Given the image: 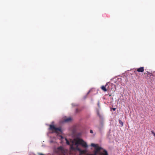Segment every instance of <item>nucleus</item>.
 <instances>
[{
    "mask_svg": "<svg viewBox=\"0 0 155 155\" xmlns=\"http://www.w3.org/2000/svg\"><path fill=\"white\" fill-rule=\"evenodd\" d=\"M107 84H106V85H107Z\"/></svg>",
    "mask_w": 155,
    "mask_h": 155,
    "instance_id": "obj_18",
    "label": "nucleus"
},
{
    "mask_svg": "<svg viewBox=\"0 0 155 155\" xmlns=\"http://www.w3.org/2000/svg\"><path fill=\"white\" fill-rule=\"evenodd\" d=\"M59 137H60V140L62 139L63 138V137L61 136H59Z\"/></svg>",
    "mask_w": 155,
    "mask_h": 155,
    "instance_id": "obj_10",
    "label": "nucleus"
},
{
    "mask_svg": "<svg viewBox=\"0 0 155 155\" xmlns=\"http://www.w3.org/2000/svg\"><path fill=\"white\" fill-rule=\"evenodd\" d=\"M65 140L66 141V143L67 145H69L70 143L68 140L66 138H65Z\"/></svg>",
    "mask_w": 155,
    "mask_h": 155,
    "instance_id": "obj_7",
    "label": "nucleus"
},
{
    "mask_svg": "<svg viewBox=\"0 0 155 155\" xmlns=\"http://www.w3.org/2000/svg\"><path fill=\"white\" fill-rule=\"evenodd\" d=\"M70 142L72 143L70 146V149L77 150L79 151L80 154H82L86 152V150H82L78 147L79 145H81L84 148H87L88 146L86 143L82 139L79 138H74L73 140L70 139Z\"/></svg>",
    "mask_w": 155,
    "mask_h": 155,
    "instance_id": "obj_1",
    "label": "nucleus"
},
{
    "mask_svg": "<svg viewBox=\"0 0 155 155\" xmlns=\"http://www.w3.org/2000/svg\"><path fill=\"white\" fill-rule=\"evenodd\" d=\"M90 132L91 133V134H92L93 133V130H90Z\"/></svg>",
    "mask_w": 155,
    "mask_h": 155,
    "instance_id": "obj_12",
    "label": "nucleus"
},
{
    "mask_svg": "<svg viewBox=\"0 0 155 155\" xmlns=\"http://www.w3.org/2000/svg\"><path fill=\"white\" fill-rule=\"evenodd\" d=\"M101 89L104 91L106 92L107 91V90L106 89L105 87L104 86H102L101 87Z\"/></svg>",
    "mask_w": 155,
    "mask_h": 155,
    "instance_id": "obj_5",
    "label": "nucleus"
},
{
    "mask_svg": "<svg viewBox=\"0 0 155 155\" xmlns=\"http://www.w3.org/2000/svg\"><path fill=\"white\" fill-rule=\"evenodd\" d=\"M143 68H137V71L139 72H142L143 71Z\"/></svg>",
    "mask_w": 155,
    "mask_h": 155,
    "instance_id": "obj_6",
    "label": "nucleus"
},
{
    "mask_svg": "<svg viewBox=\"0 0 155 155\" xmlns=\"http://www.w3.org/2000/svg\"><path fill=\"white\" fill-rule=\"evenodd\" d=\"M148 75L150 76H151L152 75V74L149 72H148Z\"/></svg>",
    "mask_w": 155,
    "mask_h": 155,
    "instance_id": "obj_11",
    "label": "nucleus"
},
{
    "mask_svg": "<svg viewBox=\"0 0 155 155\" xmlns=\"http://www.w3.org/2000/svg\"><path fill=\"white\" fill-rule=\"evenodd\" d=\"M53 142V141H52V140H51V141H50V143H52Z\"/></svg>",
    "mask_w": 155,
    "mask_h": 155,
    "instance_id": "obj_14",
    "label": "nucleus"
},
{
    "mask_svg": "<svg viewBox=\"0 0 155 155\" xmlns=\"http://www.w3.org/2000/svg\"><path fill=\"white\" fill-rule=\"evenodd\" d=\"M57 151L58 153L63 154L64 155H65L64 153H65V151L62 147L60 146L58 147L57 148Z\"/></svg>",
    "mask_w": 155,
    "mask_h": 155,
    "instance_id": "obj_3",
    "label": "nucleus"
},
{
    "mask_svg": "<svg viewBox=\"0 0 155 155\" xmlns=\"http://www.w3.org/2000/svg\"><path fill=\"white\" fill-rule=\"evenodd\" d=\"M97 105H98V107H99V101H98V102L97 103Z\"/></svg>",
    "mask_w": 155,
    "mask_h": 155,
    "instance_id": "obj_13",
    "label": "nucleus"
},
{
    "mask_svg": "<svg viewBox=\"0 0 155 155\" xmlns=\"http://www.w3.org/2000/svg\"><path fill=\"white\" fill-rule=\"evenodd\" d=\"M119 123L122 126L123 125V123L121 120H119Z\"/></svg>",
    "mask_w": 155,
    "mask_h": 155,
    "instance_id": "obj_9",
    "label": "nucleus"
},
{
    "mask_svg": "<svg viewBox=\"0 0 155 155\" xmlns=\"http://www.w3.org/2000/svg\"><path fill=\"white\" fill-rule=\"evenodd\" d=\"M72 120L71 118L70 117L68 118H67L65 119L64 120V122H68L71 121Z\"/></svg>",
    "mask_w": 155,
    "mask_h": 155,
    "instance_id": "obj_4",
    "label": "nucleus"
},
{
    "mask_svg": "<svg viewBox=\"0 0 155 155\" xmlns=\"http://www.w3.org/2000/svg\"><path fill=\"white\" fill-rule=\"evenodd\" d=\"M101 155H108L107 152L105 151L103 153H101Z\"/></svg>",
    "mask_w": 155,
    "mask_h": 155,
    "instance_id": "obj_8",
    "label": "nucleus"
},
{
    "mask_svg": "<svg viewBox=\"0 0 155 155\" xmlns=\"http://www.w3.org/2000/svg\"><path fill=\"white\" fill-rule=\"evenodd\" d=\"M90 91H89L87 93V94H89V93L90 92Z\"/></svg>",
    "mask_w": 155,
    "mask_h": 155,
    "instance_id": "obj_16",
    "label": "nucleus"
},
{
    "mask_svg": "<svg viewBox=\"0 0 155 155\" xmlns=\"http://www.w3.org/2000/svg\"><path fill=\"white\" fill-rule=\"evenodd\" d=\"M140 68H143V67H140Z\"/></svg>",
    "mask_w": 155,
    "mask_h": 155,
    "instance_id": "obj_17",
    "label": "nucleus"
},
{
    "mask_svg": "<svg viewBox=\"0 0 155 155\" xmlns=\"http://www.w3.org/2000/svg\"><path fill=\"white\" fill-rule=\"evenodd\" d=\"M113 109V110H115V108H114Z\"/></svg>",
    "mask_w": 155,
    "mask_h": 155,
    "instance_id": "obj_15",
    "label": "nucleus"
},
{
    "mask_svg": "<svg viewBox=\"0 0 155 155\" xmlns=\"http://www.w3.org/2000/svg\"><path fill=\"white\" fill-rule=\"evenodd\" d=\"M50 129L52 130L53 132H55L57 134H59V132L62 133V131L60 128L55 127L54 125H50Z\"/></svg>",
    "mask_w": 155,
    "mask_h": 155,
    "instance_id": "obj_2",
    "label": "nucleus"
}]
</instances>
